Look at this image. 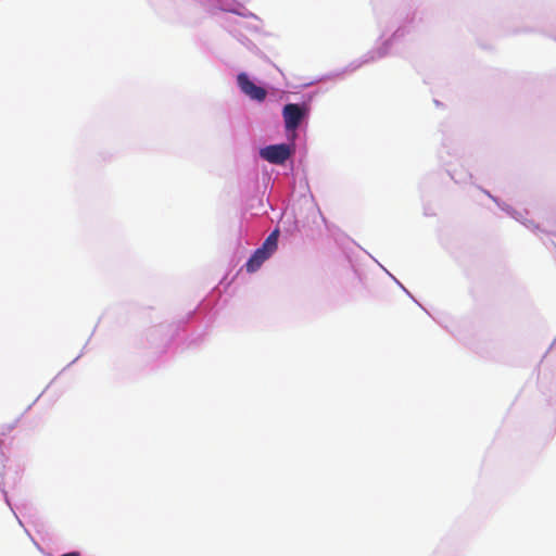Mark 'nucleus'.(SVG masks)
<instances>
[{"mask_svg": "<svg viewBox=\"0 0 556 556\" xmlns=\"http://www.w3.org/2000/svg\"><path fill=\"white\" fill-rule=\"evenodd\" d=\"M306 114V109L295 103H289L285 105L282 110V116L285 119L286 129L294 132L300 126L302 119ZM295 134H293L294 136Z\"/></svg>", "mask_w": 556, "mask_h": 556, "instance_id": "obj_1", "label": "nucleus"}, {"mask_svg": "<svg viewBox=\"0 0 556 556\" xmlns=\"http://www.w3.org/2000/svg\"><path fill=\"white\" fill-rule=\"evenodd\" d=\"M262 159L271 164H283L291 155V149L288 144L267 146L260 151Z\"/></svg>", "mask_w": 556, "mask_h": 556, "instance_id": "obj_2", "label": "nucleus"}, {"mask_svg": "<svg viewBox=\"0 0 556 556\" xmlns=\"http://www.w3.org/2000/svg\"><path fill=\"white\" fill-rule=\"evenodd\" d=\"M237 81L241 91L249 96L251 99L263 101L266 98V90L251 81L245 73H240L237 77Z\"/></svg>", "mask_w": 556, "mask_h": 556, "instance_id": "obj_3", "label": "nucleus"}, {"mask_svg": "<svg viewBox=\"0 0 556 556\" xmlns=\"http://www.w3.org/2000/svg\"><path fill=\"white\" fill-rule=\"evenodd\" d=\"M271 255L268 252L264 251L262 248L256 249L245 264L247 271H256L262 266V264Z\"/></svg>", "mask_w": 556, "mask_h": 556, "instance_id": "obj_4", "label": "nucleus"}, {"mask_svg": "<svg viewBox=\"0 0 556 556\" xmlns=\"http://www.w3.org/2000/svg\"><path fill=\"white\" fill-rule=\"evenodd\" d=\"M278 237H279V230L278 229L273 230L269 233V236L265 239V241L263 242L261 248L271 255L278 248Z\"/></svg>", "mask_w": 556, "mask_h": 556, "instance_id": "obj_5", "label": "nucleus"}, {"mask_svg": "<svg viewBox=\"0 0 556 556\" xmlns=\"http://www.w3.org/2000/svg\"><path fill=\"white\" fill-rule=\"evenodd\" d=\"M61 556H79V553L78 552H71V553L63 554Z\"/></svg>", "mask_w": 556, "mask_h": 556, "instance_id": "obj_6", "label": "nucleus"}]
</instances>
